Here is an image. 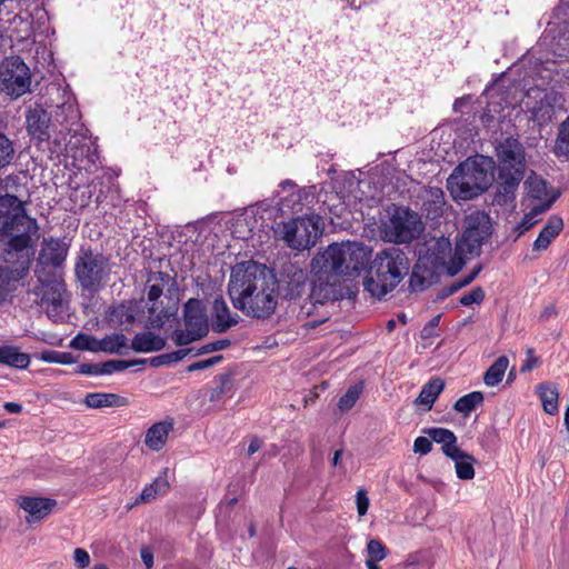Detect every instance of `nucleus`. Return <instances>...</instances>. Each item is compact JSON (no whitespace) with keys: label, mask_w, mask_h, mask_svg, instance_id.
Here are the masks:
<instances>
[{"label":"nucleus","mask_w":569,"mask_h":569,"mask_svg":"<svg viewBox=\"0 0 569 569\" xmlns=\"http://www.w3.org/2000/svg\"><path fill=\"white\" fill-rule=\"evenodd\" d=\"M228 293L233 307L251 318H269L278 305L274 277L253 261L239 262L231 269Z\"/></svg>","instance_id":"nucleus-1"},{"label":"nucleus","mask_w":569,"mask_h":569,"mask_svg":"<svg viewBox=\"0 0 569 569\" xmlns=\"http://www.w3.org/2000/svg\"><path fill=\"white\" fill-rule=\"evenodd\" d=\"M39 238V224L27 213V201L13 194H1L0 240L7 241L9 258L32 249Z\"/></svg>","instance_id":"nucleus-2"},{"label":"nucleus","mask_w":569,"mask_h":569,"mask_svg":"<svg viewBox=\"0 0 569 569\" xmlns=\"http://www.w3.org/2000/svg\"><path fill=\"white\" fill-rule=\"evenodd\" d=\"M410 268L406 253L396 247L378 252L371 262L363 286L373 298L381 299L392 291Z\"/></svg>","instance_id":"nucleus-3"},{"label":"nucleus","mask_w":569,"mask_h":569,"mask_svg":"<svg viewBox=\"0 0 569 569\" xmlns=\"http://www.w3.org/2000/svg\"><path fill=\"white\" fill-rule=\"evenodd\" d=\"M493 180V161L485 156L470 157L447 179L453 199L469 200L485 192Z\"/></svg>","instance_id":"nucleus-4"},{"label":"nucleus","mask_w":569,"mask_h":569,"mask_svg":"<svg viewBox=\"0 0 569 569\" xmlns=\"http://www.w3.org/2000/svg\"><path fill=\"white\" fill-rule=\"evenodd\" d=\"M369 257L370 251L362 243H333L312 259L311 269L327 276H351L366 268Z\"/></svg>","instance_id":"nucleus-5"},{"label":"nucleus","mask_w":569,"mask_h":569,"mask_svg":"<svg viewBox=\"0 0 569 569\" xmlns=\"http://www.w3.org/2000/svg\"><path fill=\"white\" fill-rule=\"evenodd\" d=\"M490 233L489 216L481 210H475L465 218V230L456 244V257L449 266V274L458 273L465 264L468 254L478 256L483 240Z\"/></svg>","instance_id":"nucleus-6"},{"label":"nucleus","mask_w":569,"mask_h":569,"mask_svg":"<svg viewBox=\"0 0 569 569\" xmlns=\"http://www.w3.org/2000/svg\"><path fill=\"white\" fill-rule=\"evenodd\" d=\"M425 224L420 216L407 207L393 206L382 222L383 238L393 243H409L420 237Z\"/></svg>","instance_id":"nucleus-7"},{"label":"nucleus","mask_w":569,"mask_h":569,"mask_svg":"<svg viewBox=\"0 0 569 569\" xmlns=\"http://www.w3.org/2000/svg\"><path fill=\"white\" fill-rule=\"evenodd\" d=\"M323 231L322 218L318 214L292 218L279 226L278 233L287 246L297 251L313 247Z\"/></svg>","instance_id":"nucleus-8"},{"label":"nucleus","mask_w":569,"mask_h":569,"mask_svg":"<svg viewBox=\"0 0 569 569\" xmlns=\"http://www.w3.org/2000/svg\"><path fill=\"white\" fill-rule=\"evenodd\" d=\"M36 277L38 286L33 293L39 298L37 302L44 308L50 319L61 320L67 310V289L62 276L39 270Z\"/></svg>","instance_id":"nucleus-9"},{"label":"nucleus","mask_w":569,"mask_h":569,"mask_svg":"<svg viewBox=\"0 0 569 569\" xmlns=\"http://www.w3.org/2000/svg\"><path fill=\"white\" fill-rule=\"evenodd\" d=\"M110 273L108 258L89 248H81L74 262V274L80 286L90 291L99 290Z\"/></svg>","instance_id":"nucleus-10"},{"label":"nucleus","mask_w":569,"mask_h":569,"mask_svg":"<svg viewBox=\"0 0 569 569\" xmlns=\"http://www.w3.org/2000/svg\"><path fill=\"white\" fill-rule=\"evenodd\" d=\"M184 329L176 330L172 340L177 346H187L204 337L209 331L207 309L199 299H189L183 307Z\"/></svg>","instance_id":"nucleus-11"},{"label":"nucleus","mask_w":569,"mask_h":569,"mask_svg":"<svg viewBox=\"0 0 569 569\" xmlns=\"http://www.w3.org/2000/svg\"><path fill=\"white\" fill-rule=\"evenodd\" d=\"M29 67L20 57L6 58L0 64V89L11 98H19L30 91Z\"/></svg>","instance_id":"nucleus-12"},{"label":"nucleus","mask_w":569,"mask_h":569,"mask_svg":"<svg viewBox=\"0 0 569 569\" xmlns=\"http://www.w3.org/2000/svg\"><path fill=\"white\" fill-rule=\"evenodd\" d=\"M28 270V254L9 258L6 252L3 261L0 262V305L16 289V283L27 274Z\"/></svg>","instance_id":"nucleus-13"},{"label":"nucleus","mask_w":569,"mask_h":569,"mask_svg":"<svg viewBox=\"0 0 569 569\" xmlns=\"http://www.w3.org/2000/svg\"><path fill=\"white\" fill-rule=\"evenodd\" d=\"M68 254V246L60 239H43L37 259L34 274L41 270L44 273H59L58 268L64 262Z\"/></svg>","instance_id":"nucleus-14"},{"label":"nucleus","mask_w":569,"mask_h":569,"mask_svg":"<svg viewBox=\"0 0 569 569\" xmlns=\"http://www.w3.org/2000/svg\"><path fill=\"white\" fill-rule=\"evenodd\" d=\"M169 280L170 277L162 272H158L148 280V282L150 283L148 289V300L151 303L148 307V312L149 323L152 328H161L172 315V312L169 310H159L157 303V300L163 293L164 283L168 282Z\"/></svg>","instance_id":"nucleus-15"},{"label":"nucleus","mask_w":569,"mask_h":569,"mask_svg":"<svg viewBox=\"0 0 569 569\" xmlns=\"http://www.w3.org/2000/svg\"><path fill=\"white\" fill-rule=\"evenodd\" d=\"M318 279L313 282L309 302L300 307L299 318H307L312 315L317 303L322 305L325 301L335 297L333 283L337 281L332 274L316 273Z\"/></svg>","instance_id":"nucleus-16"},{"label":"nucleus","mask_w":569,"mask_h":569,"mask_svg":"<svg viewBox=\"0 0 569 569\" xmlns=\"http://www.w3.org/2000/svg\"><path fill=\"white\" fill-rule=\"evenodd\" d=\"M308 273L296 264H289L284 269L282 280L283 297L293 301L302 297L307 291Z\"/></svg>","instance_id":"nucleus-17"},{"label":"nucleus","mask_w":569,"mask_h":569,"mask_svg":"<svg viewBox=\"0 0 569 569\" xmlns=\"http://www.w3.org/2000/svg\"><path fill=\"white\" fill-rule=\"evenodd\" d=\"M497 157L500 169L525 170V150L522 144L513 138H507L497 147Z\"/></svg>","instance_id":"nucleus-18"},{"label":"nucleus","mask_w":569,"mask_h":569,"mask_svg":"<svg viewBox=\"0 0 569 569\" xmlns=\"http://www.w3.org/2000/svg\"><path fill=\"white\" fill-rule=\"evenodd\" d=\"M418 203L427 218L436 220L446 211L445 192L439 187H425L417 196Z\"/></svg>","instance_id":"nucleus-19"},{"label":"nucleus","mask_w":569,"mask_h":569,"mask_svg":"<svg viewBox=\"0 0 569 569\" xmlns=\"http://www.w3.org/2000/svg\"><path fill=\"white\" fill-rule=\"evenodd\" d=\"M26 119L28 133L32 138L39 141H46L50 138L49 126L51 117L42 107L37 106L29 109Z\"/></svg>","instance_id":"nucleus-20"},{"label":"nucleus","mask_w":569,"mask_h":569,"mask_svg":"<svg viewBox=\"0 0 569 569\" xmlns=\"http://www.w3.org/2000/svg\"><path fill=\"white\" fill-rule=\"evenodd\" d=\"M239 322V316L231 312L226 300L216 298L211 308V327L216 332H226Z\"/></svg>","instance_id":"nucleus-21"},{"label":"nucleus","mask_w":569,"mask_h":569,"mask_svg":"<svg viewBox=\"0 0 569 569\" xmlns=\"http://www.w3.org/2000/svg\"><path fill=\"white\" fill-rule=\"evenodd\" d=\"M525 170L499 169L498 197L499 202H507L515 197V192L523 179Z\"/></svg>","instance_id":"nucleus-22"},{"label":"nucleus","mask_w":569,"mask_h":569,"mask_svg":"<svg viewBox=\"0 0 569 569\" xmlns=\"http://www.w3.org/2000/svg\"><path fill=\"white\" fill-rule=\"evenodd\" d=\"M18 505L28 512L33 519L40 520L47 517L57 506V501L41 497H20Z\"/></svg>","instance_id":"nucleus-23"},{"label":"nucleus","mask_w":569,"mask_h":569,"mask_svg":"<svg viewBox=\"0 0 569 569\" xmlns=\"http://www.w3.org/2000/svg\"><path fill=\"white\" fill-rule=\"evenodd\" d=\"M170 483L167 476V470H163L150 485L146 486L136 501L128 506V510L140 503H149L158 497L168 492Z\"/></svg>","instance_id":"nucleus-24"},{"label":"nucleus","mask_w":569,"mask_h":569,"mask_svg":"<svg viewBox=\"0 0 569 569\" xmlns=\"http://www.w3.org/2000/svg\"><path fill=\"white\" fill-rule=\"evenodd\" d=\"M286 196L280 197L278 206L282 213H297L302 210V191L291 181L280 184Z\"/></svg>","instance_id":"nucleus-25"},{"label":"nucleus","mask_w":569,"mask_h":569,"mask_svg":"<svg viewBox=\"0 0 569 569\" xmlns=\"http://www.w3.org/2000/svg\"><path fill=\"white\" fill-rule=\"evenodd\" d=\"M562 229L563 221L560 217H549L547 223L543 226L537 239L535 240L532 250L538 252L546 250L550 243L559 236Z\"/></svg>","instance_id":"nucleus-26"},{"label":"nucleus","mask_w":569,"mask_h":569,"mask_svg":"<svg viewBox=\"0 0 569 569\" xmlns=\"http://www.w3.org/2000/svg\"><path fill=\"white\" fill-rule=\"evenodd\" d=\"M173 430L172 421H160L152 425L146 433L144 443L152 451H160Z\"/></svg>","instance_id":"nucleus-27"},{"label":"nucleus","mask_w":569,"mask_h":569,"mask_svg":"<svg viewBox=\"0 0 569 569\" xmlns=\"http://www.w3.org/2000/svg\"><path fill=\"white\" fill-rule=\"evenodd\" d=\"M423 432L427 433L432 441L441 445V450L447 457L457 453L460 449L457 445L456 435L449 429L430 428Z\"/></svg>","instance_id":"nucleus-28"},{"label":"nucleus","mask_w":569,"mask_h":569,"mask_svg":"<svg viewBox=\"0 0 569 569\" xmlns=\"http://www.w3.org/2000/svg\"><path fill=\"white\" fill-rule=\"evenodd\" d=\"M164 346V339L151 331L136 335L131 343V348L137 352H154Z\"/></svg>","instance_id":"nucleus-29"},{"label":"nucleus","mask_w":569,"mask_h":569,"mask_svg":"<svg viewBox=\"0 0 569 569\" xmlns=\"http://www.w3.org/2000/svg\"><path fill=\"white\" fill-rule=\"evenodd\" d=\"M443 388L445 382L440 378L431 379L422 387L415 403L421 406L423 410L429 411Z\"/></svg>","instance_id":"nucleus-30"},{"label":"nucleus","mask_w":569,"mask_h":569,"mask_svg":"<svg viewBox=\"0 0 569 569\" xmlns=\"http://www.w3.org/2000/svg\"><path fill=\"white\" fill-rule=\"evenodd\" d=\"M259 210V207L251 208L247 210L242 216L238 217L232 226V233L239 239H248L252 236L256 214Z\"/></svg>","instance_id":"nucleus-31"},{"label":"nucleus","mask_w":569,"mask_h":569,"mask_svg":"<svg viewBox=\"0 0 569 569\" xmlns=\"http://www.w3.org/2000/svg\"><path fill=\"white\" fill-rule=\"evenodd\" d=\"M0 363L9 367L24 369L30 363L29 355L21 352L17 347H0Z\"/></svg>","instance_id":"nucleus-32"},{"label":"nucleus","mask_w":569,"mask_h":569,"mask_svg":"<svg viewBox=\"0 0 569 569\" xmlns=\"http://www.w3.org/2000/svg\"><path fill=\"white\" fill-rule=\"evenodd\" d=\"M537 392L545 412L556 415L558 412L559 391L555 383L547 382L537 387Z\"/></svg>","instance_id":"nucleus-33"},{"label":"nucleus","mask_w":569,"mask_h":569,"mask_svg":"<svg viewBox=\"0 0 569 569\" xmlns=\"http://www.w3.org/2000/svg\"><path fill=\"white\" fill-rule=\"evenodd\" d=\"M84 405L88 408L120 407L126 403L124 398L116 393L92 392L84 398Z\"/></svg>","instance_id":"nucleus-34"},{"label":"nucleus","mask_w":569,"mask_h":569,"mask_svg":"<svg viewBox=\"0 0 569 569\" xmlns=\"http://www.w3.org/2000/svg\"><path fill=\"white\" fill-rule=\"evenodd\" d=\"M449 458L455 461V470L459 479L470 480L475 477L473 463L476 460L471 455L459 449L457 453Z\"/></svg>","instance_id":"nucleus-35"},{"label":"nucleus","mask_w":569,"mask_h":569,"mask_svg":"<svg viewBox=\"0 0 569 569\" xmlns=\"http://www.w3.org/2000/svg\"><path fill=\"white\" fill-rule=\"evenodd\" d=\"M366 556L368 569H382L378 562L387 558L388 549L381 540L373 538L367 542Z\"/></svg>","instance_id":"nucleus-36"},{"label":"nucleus","mask_w":569,"mask_h":569,"mask_svg":"<svg viewBox=\"0 0 569 569\" xmlns=\"http://www.w3.org/2000/svg\"><path fill=\"white\" fill-rule=\"evenodd\" d=\"M509 366V359L506 356L499 357L486 371L483 381L488 387L497 386L503 378Z\"/></svg>","instance_id":"nucleus-37"},{"label":"nucleus","mask_w":569,"mask_h":569,"mask_svg":"<svg viewBox=\"0 0 569 569\" xmlns=\"http://www.w3.org/2000/svg\"><path fill=\"white\" fill-rule=\"evenodd\" d=\"M433 253L436 254L437 263L445 267L449 272L451 260L456 257V251L453 254L451 253V243L449 239L445 237L437 239L433 247Z\"/></svg>","instance_id":"nucleus-38"},{"label":"nucleus","mask_w":569,"mask_h":569,"mask_svg":"<svg viewBox=\"0 0 569 569\" xmlns=\"http://www.w3.org/2000/svg\"><path fill=\"white\" fill-rule=\"evenodd\" d=\"M561 100V97L553 90L547 91L543 93V97L540 100V106L535 107L532 112L535 117H541V118H550L551 111L553 110L555 106L558 104Z\"/></svg>","instance_id":"nucleus-39"},{"label":"nucleus","mask_w":569,"mask_h":569,"mask_svg":"<svg viewBox=\"0 0 569 569\" xmlns=\"http://www.w3.org/2000/svg\"><path fill=\"white\" fill-rule=\"evenodd\" d=\"M483 401V396L480 391H472L468 395L462 396L459 398L453 408L456 411L468 416L471 411L476 409L478 405H480Z\"/></svg>","instance_id":"nucleus-40"},{"label":"nucleus","mask_w":569,"mask_h":569,"mask_svg":"<svg viewBox=\"0 0 569 569\" xmlns=\"http://www.w3.org/2000/svg\"><path fill=\"white\" fill-rule=\"evenodd\" d=\"M99 351L109 353H119L122 348L127 347V338L122 333H112L98 340Z\"/></svg>","instance_id":"nucleus-41"},{"label":"nucleus","mask_w":569,"mask_h":569,"mask_svg":"<svg viewBox=\"0 0 569 569\" xmlns=\"http://www.w3.org/2000/svg\"><path fill=\"white\" fill-rule=\"evenodd\" d=\"M553 151L557 157L569 158V116L560 126Z\"/></svg>","instance_id":"nucleus-42"},{"label":"nucleus","mask_w":569,"mask_h":569,"mask_svg":"<svg viewBox=\"0 0 569 569\" xmlns=\"http://www.w3.org/2000/svg\"><path fill=\"white\" fill-rule=\"evenodd\" d=\"M528 194L533 199L541 200L547 194L546 181L541 178L531 174L525 181Z\"/></svg>","instance_id":"nucleus-43"},{"label":"nucleus","mask_w":569,"mask_h":569,"mask_svg":"<svg viewBox=\"0 0 569 569\" xmlns=\"http://www.w3.org/2000/svg\"><path fill=\"white\" fill-rule=\"evenodd\" d=\"M139 363H144V360H109L100 365L101 375H111L113 372L123 371L130 367H133Z\"/></svg>","instance_id":"nucleus-44"},{"label":"nucleus","mask_w":569,"mask_h":569,"mask_svg":"<svg viewBox=\"0 0 569 569\" xmlns=\"http://www.w3.org/2000/svg\"><path fill=\"white\" fill-rule=\"evenodd\" d=\"M13 142L0 132V169L9 166L14 158Z\"/></svg>","instance_id":"nucleus-45"},{"label":"nucleus","mask_w":569,"mask_h":569,"mask_svg":"<svg viewBox=\"0 0 569 569\" xmlns=\"http://www.w3.org/2000/svg\"><path fill=\"white\" fill-rule=\"evenodd\" d=\"M70 347L77 350L99 351L98 340L93 337L82 333L76 336L71 340Z\"/></svg>","instance_id":"nucleus-46"},{"label":"nucleus","mask_w":569,"mask_h":569,"mask_svg":"<svg viewBox=\"0 0 569 569\" xmlns=\"http://www.w3.org/2000/svg\"><path fill=\"white\" fill-rule=\"evenodd\" d=\"M361 388L359 386H351L347 392L339 399L338 407L342 411L351 409L359 399Z\"/></svg>","instance_id":"nucleus-47"},{"label":"nucleus","mask_w":569,"mask_h":569,"mask_svg":"<svg viewBox=\"0 0 569 569\" xmlns=\"http://www.w3.org/2000/svg\"><path fill=\"white\" fill-rule=\"evenodd\" d=\"M192 351H193L192 349H180L177 351L164 353V355L153 358L151 360V363L153 366H159V365H164V363L167 365V363L178 362V361L182 360L187 355L191 353Z\"/></svg>","instance_id":"nucleus-48"},{"label":"nucleus","mask_w":569,"mask_h":569,"mask_svg":"<svg viewBox=\"0 0 569 569\" xmlns=\"http://www.w3.org/2000/svg\"><path fill=\"white\" fill-rule=\"evenodd\" d=\"M549 206H538L531 209L529 213H527L522 221L518 226L519 233H522L529 230L536 222L537 216L541 214L548 209Z\"/></svg>","instance_id":"nucleus-49"},{"label":"nucleus","mask_w":569,"mask_h":569,"mask_svg":"<svg viewBox=\"0 0 569 569\" xmlns=\"http://www.w3.org/2000/svg\"><path fill=\"white\" fill-rule=\"evenodd\" d=\"M485 299V291L481 287H475L469 292L460 297L462 306L480 305Z\"/></svg>","instance_id":"nucleus-50"},{"label":"nucleus","mask_w":569,"mask_h":569,"mask_svg":"<svg viewBox=\"0 0 569 569\" xmlns=\"http://www.w3.org/2000/svg\"><path fill=\"white\" fill-rule=\"evenodd\" d=\"M230 346V340L228 339H220L214 342H209L203 345L196 355H202V353H210L218 350L227 349Z\"/></svg>","instance_id":"nucleus-51"},{"label":"nucleus","mask_w":569,"mask_h":569,"mask_svg":"<svg viewBox=\"0 0 569 569\" xmlns=\"http://www.w3.org/2000/svg\"><path fill=\"white\" fill-rule=\"evenodd\" d=\"M356 505L359 517H362L367 513L370 505L369 497L366 490L360 489L356 493Z\"/></svg>","instance_id":"nucleus-52"},{"label":"nucleus","mask_w":569,"mask_h":569,"mask_svg":"<svg viewBox=\"0 0 569 569\" xmlns=\"http://www.w3.org/2000/svg\"><path fill=\"white\" fill-rule=\"evenodd\" d=\"M432 450V440L427 437H418L413 442V451L420 455H428Z\"/></svg>","instance_id":"nucleus-53"},{"label":"nucleus","mask_w":569,"mask_h":569,"mask_svg":"<svg viewBox=\"0 0 569 569\" xmlns=\"http://www.w3.org/2000/svg\"><path fill=\"white\" fill-rule=\"evenodd\" d=\"M73 560L78 568L84 569L90 565V555L82 548H76L73 551Z\"/></svg>","instance_id":"nucleus-54"},{"label":"nucleus","mask_w":569,"mask_h":569,"mask_svg":"<svg viewBox=\"0 0 569 569\" xmlns=\"http://www.w3.org/2000/svg\"><path fill=\"white\" fill-rule=\"evenodd\" d=\"M222 360V356H214L206 360L197 361L188 367V371H197V370H203L207 369L216 363H219Z\"/></svg>","instance_id":"nucleus-55"},{"label":"nucleus","mask_w":569,"mask_h":569,"mask_svg":"<svg viewBox=\"0 0 569 569\" xmlns=\"http://www.w3.org/2000/svg\"><path fill=\"white\" fill-rule=\"evenodd\" d=\"M100 365L82 363L78 367V372L81 375H101Z\"/></svg>","instance_id":"nucleus-56"},{"label":"nucleus","mask_w":569,"mask_h":569,"mask_svg":"<svg viewBox=\"0 0 569 569\" xmlns=\"http://www.w3.org/2000/svg\"><path fill=\"white\" fill-rule=\"evenodd\" d=\"M140 555L146 567L150 569L153 566V553L151 550L149 548H142Z\"/></svg>","instance_id":"nucleus-57"},{"label":"nucleus","mask_w":569,"mask_h":569,"mask_svg":"<svg viewBox=\"0 0 569 569\" xmlns=\"http://www.w3.org/2000/svg\"><path fill=\"white\" fill-rule=\"evenodd\" d=\"M481 270V267L478 266L476 269H473L468 276H466L463 279L461 280H458V282H460V286L462 287H466L468 286L469 283H471L476 277L478 276V273L480 272Z\"/></svg>","instance_id":"nucleus-58"},{"label":"nucleus","mask_w":569,"mask_h":569,"mask_svg":"<svg viewBox=\"0 0 569 569\" xmlns=\"http://www.w3.org/2000/svg\"><path fill=\"white\" fill-rule=\"evenodd\" d=\"M410 287L415 291L423 289V279L421 277H419L416 272H413L410 278Z\"/></svg>","instance_id":"nucleus-59"},{"label":"nucleus","mask_w":569,"mask_h":569,"mask_svg":"<svg viewBox=\"0 0 569 569\" xmlns=\"http://www.w3.org/2000/svg\"><path fill=\"white\" fill-rule=\"evenodd\" d=\"M537 363L538 359L532 356V351L530 350L527 361L521 367V371H530L537 366Z\"/></svg>","instance_id":"nucleus-60"},{"label":"nucleus","mask_w":569,"mask_h":569,"mask_svg":"<svg viewBox=\"0 0 569 569\" xmlns=\"http://www.w3.org/2000/svg\"><path fill=\"white\" fill-rule=\"evenodd\" d=\"M3 408L10 413H21L22 406L17 402H4Z\"/></svg>","instance_id":"nucleus-61"},{"label":"nucleus","mask_w":569,"mask_h":569,"mask_svg":"<svg viewBox=\"0 0 569 569\" xmlns=\"http://www.w3.org/2000/svg\"><path fill=\"white\" fill-rule=\"evenodd\" d=\"M224 393V383H222L220 387L212 390L210 395L211 401H219L222 398V395Z\"/></svg>","instance_id":"nucleus-62"},{"label":"nucleus","mask_w":569,"mask_h":569,"mask_svg":"<svg viewBox=\"0 0 569 569\" xmlns=\"http://www.w3.org/2000/svg\"><path fill=\"white\" fill-rule=\"evenodd\" d=\"M261 448V441L257 438L252 439L248 447V455L251 456L256 453Z\"/></svg>","instance_id":"nucleus-63"},{"label":"nucleus","mask_w":569,"mask_h":569,"mask_svg":"<svg viewBox=\"0 0 569 569\" xmlns=\"http://www.w3.org/2000/svg\"><path fill=\"white\" fill-rule=\"evenodd\" d=\"M58 357L59 352L50 351L42 355V360L47 362H58V360H60Z\"/></svg>","instance_id":"nucleus-64"}]
</instances>
